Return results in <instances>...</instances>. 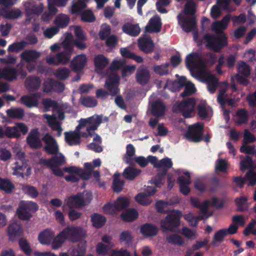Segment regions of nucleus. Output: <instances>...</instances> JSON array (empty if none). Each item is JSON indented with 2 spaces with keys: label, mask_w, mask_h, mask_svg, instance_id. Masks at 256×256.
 I'll return each instance as SVG.
<instances>
[{
  "label": "nucleus",
  "mask_w": 256,
  "mask_h": 256,
  "mask_svg": "<svg viewBox=\"0 0 256 256\" xmlns=\"http://www.w3.org/2000/svg\"><path fill=\"white\" fill-rule=\"evenodd\" d=\"M26 44V42L24 40L15 42L8 46V51L10 52H18L24 48Z\"/></svg>",
  "instance_id": "8fccbe9b"
},
{
  "label": "nucleus",
  "mask_w": 256,
  "mask_h": 256,
  "mask_svg": "<svg viewBox=\"0 0 256 256\" xmlns=\"http://www.w3.org/2000/svg\"><path fill=\"white\" fill-rule=\"evenodd\" d=\"M4 127L5 137L8 138H18L21 136V134L16 126H4Z\"/></svg>",
  "instance_id": "4c0bfd02"
},
{
  "label": "nucleus",
  "mask_w": 256,
  "mask_h": 256,
  "mask_svg": "<svg viewBox=\"0 0 256 256\" xmlns=\"http://www.w3.org/2000/svg\"><path fill=\"white\" fill-rule=\"evenodd\" d=\"M203 133V126L198 124H194L188 127L186 137L189 141L198 142L202 140Z\"/></svg>",
  "instance_id": "6e6552de"
},
{
  "label": "nucleus",
  "mask_w": 256,
  "mask_h": 256,
  "mask_svg": "<svg viewBox=\"0 0 256 256\" xmlns=\"http://www.w3.org/2000/svg\"><path fill=\"white\" fill-rule=\"evenodd\" d=\"M156 192V189L154 187L148 186L143 192L138 193L136 196V200L142 205L148 206L151 202L148 197L153 196Z\"/></svg>",
  "instance_id": "4468645a"
},
{
  "label": "nucleus",
  "mask_w": 256,
  "mask_h": 256,
  "mask_svg": "<svg viewBox=\"0 0 256 256\" xmlns=\"http://www.w3.org/2000/svg\"><path fill=\"white\" fill-rule=\"evenodd\" d=\"M170 65V64L168 62H166L164 64L155 66L154 70L156 74L160 76H166L169 73L168 67Z\"/></svg>",
  "instance_id": "6e6d98bb"
},
{
  "label": "nucleus",
  "mask_w": 256,
  "mask_h": 256,
  "mask_svg": "<svg viewBox=\"0 0 256 256\" xmlns=\"http://www.w3.org/2000/svg\"><path fill=\"white\" fill-rule=\"evenodd\" d=\"M177 18L182 28L186 32H190L196 27V22L194 16L178 14Z\"/></svg>",
  "instance_id": "1a4fd4ad"
},
{
  "label": "nucleus",
  "mask_w": 256,
  "mask_h": 256,
  "mask_svg": "<svg viewBox=\"0 0 256 256\" xmlns=\"http://www.w3.org/2000/svg\"><path fill=\"white\" fill-rule=\"evenodd\" d=\"M22 14L21 10L18 9L6 10L4 12L3 17L6 19L15 20L18 18Z\"/></svg>",
  "instance_id": "5fc2aeb1"
},
{
  "label": "nucleus",
  "mask_w": 256,
  "mask_h": 256,
  "mask_svg": "<svg viewBox=\"0 0 256 256\" xmlns=\"http://www.w3.org/2000/svg\"><path fill=\"white\" fill-rule=\"evenodd\" d=\"M132 238L131 232L124 230L120 233L119 240L120 242H124L126 244L129 245L132 243Z\"/></svg>",
  "instance_id": "13d9d810"
},
{
  "label": "nucleus",
  "mask_w": 256,
  "mask_h": 256,
  "mask_svg": "<svg viewBox=\"0 0 256 256\" xmlns=\"http://www.w3.org/2000/svg\"><path fill=\"white\" fill-rule=\"evenodd\" d=\"M38 206L36 202L31 201H22L16 210L18 218L22 220H30L32 216V213L37 211Z\"/></svg>",
  "instance_id": "423d86ee"
},
{
  "label": "nucleus",
  "mask_w": 256,
  "mask_h": 256,
  "mask_svg": "<svg viewBox=\"0 0 256 256\" xmlns=\"http://www.w3.org/2000/svg\"><path fill=\"white\" fill-rule=\"evenodd\" d=\"M80 102L82 106L86 108H94L98 104L96 100L90 96H81Z\"/></svg>",
  "instance_id": "49530a36"
},
{
  "label": "nucleus",
  "mask_w": 256,
  "mask_h": 256,
  "mask_svg": "<svg viewBox=\"0 0 256 256\" xmlns=\"http://www.w3.org/2000/svg\"><path fill=\"white\" fill-rule=\"evenodd\" d=\"M204 38L206 42V46L216 52H220L228 44V38L224 33L219 35L206 34Z\"/></svg>",
  "instance_id": "f03ea898"
},
{
  "label": "nucleus",
  "mask_w": 256,
  "mask_h": 256,
  "mask_svg": "<svg viewBox=\"0 0 256 256\" xmlns=\"http://www.w3.org/2000/svg\"><path fill=\"white\" fill-rule=\"evenodd\" d=\"M120 175L119 172H116L114 175L112 188L114 191L116 192H120L122 190L124 184V181L120 179Z\"/></svg>",
  "instance_id": "a19ab883"
},
{
  "label": "nucleus",
  "mask_w": 256,
  "mask_h": 256,
  "mask_svg": "<svg viewBox=\"0 0 256 256\" xmlns=\"http://www.w3.org/2000/svg\"><path fill=\"white\" fill-rule=\"evenodd\" d=\"M65 140L70 146L78 145L80 143V136L76 132H65Z\"/></svg>",
  "instance_id": "473e14b6"
},
{
  "label": "nucleus",
  "mask_w": 256,
  "mask_h": 256,
  "mask_svg": "<svg viewBox=\"0 0 256 256\" xmlns=\"http://www.w3.org/2000/svg\"><path fill=\"white\" fill-rule=\"evenodd\" d=\"M238 69V72L244 76H248L250 74V67L243 61L239 62Z\"/></svg>",
  "instance_id": "338daca9"
},
{
  "label": "nucleus",
  "mask_w": 256,
  "mask_h": 256,
  "mask_svg": "<svg viewBox=\"0 0 256 256\" xmlns=\"http://www.w3.org/2000/svg\"><path fill=\"white\" fill-rule=\"evenodd\" d=\"M67 240L64 234H62L60 232L56 237L54 236L52 242V249L57 250L62 246V244Z\"/></svg>",
  "instance_id": "ea45409f"
},
{
  "label": "nucleus",
  "mask_w": 256,
  "mask_h": 256,
  "mask_svg": "<svg viewBox=\"0 0 256 256\" xmlns=\"http://www.w3.org/2000/svg\"><path fill=\"white\" fill-rule=\"evenodd\" d=\"M138 216L137 210L134 208H129L120 214L122 220L124 222H132L135 220Z\"/></svg>",
  "instance_id": "c756f323"
},
{
  "label": "nucleus",
  "mask_w": 256,
  "mask_h": 256,
  "mask_svg": "<svg viewBox=\"0 0 256 256\" xmlns=\"http://www.w3.org/2000/svg\"><path fill=\"white\" fill-rule=\"evenodd\" d=\"M86 7V4L84 2L78 1L72 6L71 13L72 14H80L83 12L82 10Z\"/></svg>",
  "instance_id": "052dcab7"
},
{
  "label": "nucleus",
  "mask_w": 256,
  "mask_h": 256,
  "mask_svg": "<svg viewBox=\"0 0 256 256\" xmlns=\"http://www.w3.org/2000/svg\"><path fill=\"white\" fill-rule=\"evenodd\" d=\"M7 232L9 240L14 242L22 236L24 230L20 224L17 222H12L8 226Z\"/></svg>",
  "instance_id": "2eb2a0df"
},
{
  "label": "nucleus",
  "mask_w": 256,
  "mask_h": 256,
  "mask_svg": "<svg viewBox=\"0 0 256 256\" xmlns=\"http://www.w3.org/2000/svg\"><path fill=\"white\" fill-rule=\"evenodd\" d=\"M111 32L110 26L108 24H104L101 26L98 33V36L101 40H105L109 36Z\"/></svg>",
  "instance_id": "69168bd1"
},
{
  "label": "nucleus",
  "mask_w": 256,
  "mask_h": 256,
  "mask_svg": "<svg viewBox=\"0 0 256 256\" xmlns=\"http://www.w3.org/2000/svg\"><path fill=\"white\" fill-rule=\"evenodd\" d=\"M1 78L8 81H12L16 78L18 70L14 68L6 66L0 70Z\"/></svg>",
  "instance_id": "bb28decb"
},
{
  "label": "nucleus",
  "mask_w": 256,
  "mask_h": 256,
  "mask_svg": "<svg viewBox=\"0 0 256 256\" xmlns=\"http://www.w3.org/2000/svg\"><path fill=\"white\" fill-rule=\"evenodd\" d=\"M44 118L47 120L48 124L52 130L56 131L62 128L61 123L57 120L56 116L45 114Z\"/></svg>",
  "instance_id": "a18cd8bd"
},
{
  "label": "nucleus",
  "mask_w": 256,
  "mask_h": 256,
  "mask_svg": "<svg viewBox=\"0 0 256 256\" xmlns=\"http://www.w3.org/2000/svg\"><path fill=\"white\" fill-rule=\"evenodd\" d=\"M140 50L146 54H150L153 52L154 44L150 36L140 38L138 42Z\"/></svg>",
  "instance_id": "6ab92c4d"
},
{
  "label": "nucleus",
  "mask_w": 256,
  "mask_h": 256,
  "mask_svg": "<svg viewBox=\"0 0 256 256\" xmlns=\"http://www.w3.org/2000/svg\"><path fill=\"white\" fill-rule=\"evenodd\" d=\"M64 156L62 154L60 156H54L50 159H41L40 164L48 167L60 166L65 164Z\"/></svg>",
  "instance_id": "a211bd4d"
},
{
  "label": "nucleus",
  "mask_w": 256,
  "mask_h": 256,
  "mask_svg": "<svg viewBox=\"0 0 256 256\" xmlns=\"http://www.w3.org/2000/svg\"><path fill=\"white\" fill-rule=\"evenodd\" d=\"M70 20V18L68 16L61 14L56 16L54 20V24L58 28H63L68 26Z\"/></svg>",
  "instance_id": "c9c22d12"
},
{
  "label": "nucleus",
  "mask_w": 256,
  "mask_h": 256,
  "mask_svg": "<svg viewBox=\"0 0 256 256\" xmlns=\"http://www.w3.org/2000/svg\"><path fill=\"white\" fill-rule=\"evenodd\" d=\"M89 130H96L102 122V116L95 114L88 118Z\"/></svg>",
  "instance_id": "37998d69"
},
{
  "label": "nucleus",
  "mask_w": 256,
  "mask_h": 256,
  "mask_svg": "<svg viewBox=\"0 0 256 256\" xmlns=\"http://www.w3.org/2000/svg\"><path fill=\"white\" fill-rule=\"evenodd\" d=\"M166 111V106L160 101L154 102L152 105V114L156 117L162 116Z\"/></svg>",
  "instance_id": "f704fd0d"
},
{
  "label": "nucleus",
  "mask_w": 256,
  "mask_h": 256,
  "mask_svg": "<svg viewBox=\"0 0 256 256\" xmlns=\"http://www.w3.org/2000/svg\"><path fill=\"white\" fill-rule=\"evenodd\" d=\"M158 229L156 226L151 223H146L140 226V232L145 238L154 236L157 235Z\"/></svg>",
  "instance_id": "4be33fe9"
},
{
  "label": "nucleus",
  "mask_w": 256,
  "mask_h": 256,
  "mask_svg": "<svg viewBox=\"0 0 256 256\" xmlns=\"http://www.w3.org/2000/svg\"><path fill=\"white\" fill-rule=\"evenodd\" d=\"M227 233L224 228L220 229L215 232L212 242V244L214 246H217L218 242H223L225 236H227Z\"/></svg>",
  "instance_id": "09e8293b"
},
{
  "label": "nucleus",
  "mask_w": 256,
  "mask_h": 256,
  "mask_svg": "<svg viewBox=\"0 0 256 256\" xmlns=\"http://www.w3.org/2000/svg\"><path fill=\"white\" fill-rule=\"evenodd\" d=\"M67 240L72 242H84V239L86 236V231L80 226H68L62 230Z\"/></svg>",
  "instance_id": "0eeeda50"
},
{
  "label": "nucleus",
  "mask_w": 256,
  "mask_h": 256,
  "mask_svg": "<svg viewBox=\"0 0 256 256\" xmlns=\"http://www.w3.org/2000/svg\"><path fill=\"white\" fill-rule=\"evenodd\" d=\"M70 74L69 68L64 67L56 69L54 72V75L56 78L61 80H64L67 79Z\"/></svg>",
  "instance_id": "de8ad7c7"
},
{
  "label": "nucleus",
  "mask_w": 256,
  "mask_h": 256,
  "mask_svg": "<svg viewBox=\"0 0 256 256\" xmlns=\"http://www.w3.org/2000/svg\"><path fill=\"white\" fill-rule=\"evenodd\" d=\"M182 212L178 210H173L168 213L164 220L160 222V224L163 232L169 230L173 232L174 228L180 226V220Z\"/></svg>",
  "instance_id": "39448f33"
},
{
  "label": "nucleus",
  "mask_w": 256,
  "mask_h": 256,
  "mask_svg": "<svg viewBox=\"0 0 256 256\" xmlns=\"http://www.w3.org/2000/svg\"><path fill=\"white\" fill-rule=\"evenodd\" d=\"M40 56V53L34 50H26L20 54L22 59L26 63L36 62Z\"/></svg>",
  "instance_id": "5701e85b"
},
{
  "label": "nucleus",
  "mask_w": 256,
  "mask_h": 256,
  "mask_svg": "<svg viewBox=\"0 0 256 256\" xmlns=\"http://www.w3.org/2000/svg\"><path fill=\"white\" fill-rule=\"evenodd\" d=\"M141 170L132 167L128 166L126 168L123 172L124 177L130 180H134L140 172Z\"/></svg>",
  "instance_id": "72a5a7b5"
},
{
  "label": "nucleus",
  "mask_w": 256,
  "mask_h": 256,
  "mask_svg": "<svg viewBox=\"0 0 256 256\" xmlns=\"http://www.w3.org/2000/svg\"><path fill=\"white\" fill-rule=\"evenodd\" d=\"M253 162L251 157L246 156V158L240 162V170L244 172L248 169L252 170Z\"/></svg>",
  "instance_id": "bf43d9fd"
},
{
  "label": "nucleus",
  "mask_w": 256,
  "mask_h": 256,
  "mask_svg": "<svg viewBox=\"0 0 256 256\" xmlns=\"http://www.w3.org/2000/svg\"><path fill=\"white\" fill-rule=\"evenodd\" d=\"M208 58L214 60L216 55L212 52H206L204 56H200L198 52H192L188 54L186 58V66L191 72L192 76H196L194 73V70H196V74L200 75L204 73V69L208 62Z\"/></svg>",
  "instance_id": "f257e3e1"
},
{
  "label": "nucleus",
  "mask_w": 256,
  "mask_h": 256,
  "mask_svg": "<svg viewBox=\"0 0 256 256\" xmlns=\"http://www.w3.org/2000/svg\"><path fill=\"white\" fill-rule=\"evenodd\" d=\"M41 82L40 78L37 76L28 77L26 80L25 86L30 92H34L40 88Z\"/></svg>",
  "instance_id": "b1692460"
},
{
  "label": "nucleus",
  "mask_w": 256,
  "mask_h": 256,
  "mask_svg": "<svg viewBox=\"0 0 256 256\" xmlns=\"http://www.w3.org/2000/svg\"><path fill=\"white\" fill-rule=\"evenodd\" d=\"M92 198V192L84 190L68 198L66 204L69 208H80L88 204Z\"/></svg>",
  "instance_id": "7ed1b4c3"
},
{
  "label": "nucleus",
  "mask_w": 256,
  "mask_h": 256,
  "mask_svg": "<svg viewBox=\"0 0 256 256\" xmlns=\"http://www.w3.org/2000/svg\"><path fill=\"white\" fill-rule=\"evenodd\" d=\"M196 104L194 98H188L182 100L179 103L175 104L172 107V111L174 114H181L186 118L192 116Z\"/></svg>",
  "instance_id": "20e7f679"
},
{
  "label": "nucleus",
  "mask_w": 256,
  "mask_h": 256,
  "mask_svg": "<svg viewBox=\"0 0 256 256\" xmlns=\"http://www.w3.org/2000/svg\"><path fill=\"white\" fill-rule=\"evenodd\" d=\"M247 201L248 198L243 196L236 198L235 202L238 206V212H244L247 210L248 206H246Z\"/></svg>",
  "instance_id": "680f3d73"
},
{
  "label": "nucleus",
  "mask_w": 256,
  "mask_h": 256,
  "mask_svg": "<svg viewBox=\"0 0 256 256\" xmlns=\"http://www.w3.org/2000/svg\"><path fill=\"white\" fill-rule=\"evenodd\" d=\"M87 62V58L84 54H79L76 56L70 63V66L75 72L82 70Z\"/></svg>",
  "instance_id": "412c9836"
},
{
  "label": "nucleus",
  "mask_w": 256,
  "mask_h": 256,
  "mask_svg": "<svg viewBox=\"0 0 256 256\" xmlns=\"http://www.w3.org/2000/svg\"><path fill=\"white\" fill-rule=\"evenodd\" d=\"M94 64L96 70L100 73L107 66L109 60L102 54H98L94 58Z\"/></svg>",
  "instance_id": "393cba45"
},
{
  "label": "nucleus",
  "mask_w": 256,
  "mask_h": 256,
  "mask_svg": "<svg viewBox=\"0 0 256 256\" xmlns=\"http://www.w3.org/2000/svg\"><path fill=\"white\" fill-rule=\"evenodd\" d=\"M116 210L120 211L129 206L128 199L124 197H118L114 202Z\"/></svg>",
  "instance_id": "603ef678"
},
{
  "label": "nucleus",
  "mask_w": 256,
  "mask_h": 256,
  "mask_svg": "<svg viewBox=\"0 0 256 256\" xmlns=\"http://www.w3.org/2000/svg\"><path fill=\"white\" fill-rule=\"evenodd\" d=\"M94 168L91 163L86 162L84 164V169L80 168L79 173V178H80L83 180H88L92 173Z\"/></svg>",
  "instance_id": "2f4dec72"
},
{
  "label": "nucleus",
  "mask_w": 256,
  "mask_h": 256,
  "mask_svg": "<svg viewBox=\"0 0 256 256\" xmlns=\"http://www.w3.org/2000/svg\"><path fill=\"white\" fill-rule=\"evenodd\" d=\"M122 29L124 33L132 36H138L140 32L138 24H132L128 22L125 23Z\"/></svg>",
  "instance_id": "a878e982"
},
{
  "label": "nucleus",
  "mask_w": 256,
  "mask_h": 256,
  "mask_svg": "<svg viewBox=\"0 0 256 256\" xmlns=\"http://www.w3.org/2000/svg\"><path fill=\"white\" fill-rule=\"evenodd\" d=\"M81 20L82 22H92L96 20V18L91 10H86L81 14Z\"/></svg>",
  "instance_id": "0e129e2a"
},
{
  "label": "nucleus",
  "mask_w": 256,
  "mask_h": 256,
  "mask_svg": "<svg viewBox=\"0 0 256 256\" xmlns=\"http://www.w3.org/2000/svg\"><path fill=\"white\" fill-rule=\"evenodd\" d=\"M162 22L161 18L158 15H155L150 18L145 27L146 32L150 34L158 33L161 30Z\"/></svg>",
  "instance_id": "dca6fc26"
},
{
  "label": "nucleus",
  "mask_w": 256,
  "mask_h": 256,
  "mask_svg": "<svg viewBox=\"0 0 256 256\" xmlns=\"http://www.w3.org/2000/svg\"><path fill=\"white\" fill-rule=\"evenodd\" d=\"M18 244L20 249L28 256H30L32 252V250L30 247L28 240L24 238L19 240Z\"/></svg>",
  "instance_id": "4d7b16f0"
},
{
  "label": "nucleus",
  "mask_w": 256,
  "mask_h": 256,
  "mask_svg": "<svg viewBox=\"0 0 256 256\" xmlns=\"http://www.w3.org/2000/svg\"><path fill=\"white\" fill-rule=\"evenodd\" d=\"M44 142V150L48 154L56 155L59 151L56 140L49 134H46L42 138Z\"/></svg>",
  "instance_id": "9d476101"
},
{
  "label": "nucleus",
  "mask_w": 256,
  "mask_h": 256,
  "mask_svg": "<svg viewBox=\"0 0 256 256\" xmlns=\"http://www.w3.org/2000/svg\"><path fill=\"white\" fill-rule=\"evenodd\" d=\"M54 236V234L52 231L46 229L39 234L38 240L41 244L48 245L52 242Z\"/></svg>",
  "instance_id": "cd10ccee"
},
{
  "label": "nucleus",
  "mask_w": 256,
  "mask_h": 256,
  "mask_svg": "<svg viewBox=\"0 0 256 256\" xmlns=\"http://www.w3.org/2000/svg\"><path fill=\"white\" fill-rule=\"evenodd\" d=\"M166 242L174 245L182 246L184 243L183 238L178 234H170L166 237Z\"/></svg>",
  "instance_id": "864d4df0"
},
{
  "label": "nucleus",
  "mask_w": 256,
  "mask_h": 256,
  "mask_svg": "<svg viewBox=\"0 0 256 256\" xmlns=\"http://www.w3.org/2000/svg\"><path fill=\"white\" fill-rule=\"evenodd\" d=\"M20 102L28 108L36 106L38 104V101L34 97L27 95L22 96Z\"/></svg>",
  "instance_id": "c03bdc74"
},
{
  "label": "nucleus",
  "mask_w": 256,
  "mask_h": 256,
  "mask_svg": "<svg viewBox=\"0 0 256 256\" xmlns=\"http://www.w3.org/2000/svg\"><path fill=\"white\" fill-rule=\"evenodd\" d=\"M185 15L194 16L196 12V4L193 0H187L184 6Z\"/></svg>",
  "instance_id": "3c124183"
},
{
  "label": "nucleus",
  "mask_w": 256,
  "mask_h": 256,
  "mask_svg": "<svg viewBox=\"0 0 256 256\" xmlns=\"http://www.w3.org/2000/svg\"><path fill=\"white\" fill-rule=\"evenodd\" d=\"M40 136V132L38 128L32 129L26 138L27 144L32 148H41L42 144Z\"/></svg>",
  "instance_id": "ddd939ff"
},
{
  "label": "nucleus",
  "mask_w": 256,
  "mask_h": 256,
  "mask_svg": "<svg viewBox=\"0 0 256 256\" xmlns=\"http://www.w3.org/2000/svg\"><path fill=\"white\" fill-rule=\"evenodd\" d=\"M24 7L26 16L33 15L39 16L43 12L44 9L42 3L40 2L37 4L34 2L30 1L24 2Z\"/></svg>",
  "instance_id": "f8f14e48"
},
{
  "label": "nucleus",
  "mask_w": 256,
  "mask_h": 256,
  "mask_svg": "<svg viewBox=\"0 0 256 256\" xmlns=\"http://www.w3.org/2000/svg\"><path fill=\"white\" fill-rule=\"evenodd\" d=\"M150 75L149 70L144 66L138 68L136 78L138 83L141 85H145L150 80Z\"/></svg>",
  "instance_id": "aec40b11"
},
{
  "label": "nucleus",
  "mask_w": 256,
  "mask_h": 256,
  "mask_svg": "<svg viewBox=\"0 0 256 256\" xmlns=\"http://www.w3.org/2000/svg\"><path fill=\"white\" fill-rule=\"evenodd\" d=\"M119 84V76L116 74L112 75L106 79L104 88L109 92L110 95L116 96L120 92Z\"/></svg>",
  "instance_id": "9b49d317"
},
{
  "label": "nucleus",
  "mask_w": 256,
  "mask_h": 256,
  "mask_svg": "<svg viewBox=\"0 0 256 256\" xmlns=\"http://www.w3.org/2000/svg\"><path fill=\"white\" fill-rule=\"evenodd\" d=\"M7 116L12 119L22 120L24 116V111L22 108H11L6 110Z\"/></svg>",
  "instance_id": "7c9ffc66"
},
{
  "label": "nucleus",
  "mask_w": 256,
  "mask_h": 256,
  "mask_svg": "<svg viewBox=\"0 0 256 256\" xmlns=\"http://www.w3.org/2000/svg\"><path fill=\"white\" fill-rule=\"evenodd\" d=\"M245 178L248 182V186H254L256 184V172L250 170L246 174Z\"/></svg>",
  "instance_id": "774afa93"
},
{
  "label": "nucleus",
  "mask_w": 256,
  "mask_h": 256,
  "mask_svg": "<svg viewBox=\"0 0 256 256\" xmlns=\"http://www.w3.org/2000/svg\"><path fill=\"white\" fill-rule=\"evenodd\" d=\"M70 56L64 52H62L55 56L48 57L46 62L49 64L58 65L60 64H66L70 60Z\"/></svg>",
  "instance_id": "f3484780"
},
{
  "label": "nucleus",
  "mask_w": 256,
  "mask_h": 256,
  "mask_svg": "<svg viewBox=\"0 0 256 256\" xmlns=\"http://www.w3.org/2000/svg\"><path fill=\"white\" fill-rule=\"evenodd\" d=\"M222 186V184L218 178L214 177L211 179L207 190L210 192H215L218 190Z\"/></svg>",
  "instance_id": "e2e57ef3"
},
{
  "label": "nucleus",
  "mask_w": 256,
  "mask_h": 256,
  "mask_svg": "<svg viewBox=\"0 0 256 256\" xmlns=\"http://www.w3.org/2000/svg\"><path fill=\"white\" fill-rule=\"evenodd\" d=\"M15 186L8 178H0V190L4 192L6 194H10Z\"/></svg>",
  "instance_id": "e433bc0d"
},
{
  "label": "nucleus",
  "mask_w": 256,
  "mask_h": 256,
  "mask_svg": "<svg viewBox=\"0 0 256 256\" xmlns=\"http://www.w3.org/2000/svg\"><path fill=\"white\" fill-rule=\"evenodd\" d=\"M206 80L208 82V87L209 92L214 94L218 86V80L216 76L212 74H209L207 76Z\"/></svg>",
  "instance_id": "79ce46f5"
},
{
  "label": "nucleus",
  "mask_w": 256,
  "mask_h": 256,
  "mask_svg": "<svg viewBox=\"0 0 256 256\" xmlns=\"http://www.w3.org/2000/svg\"><path fill=\"white\" fill-rule=\"evenodd\" d=\"M86 247V241L80 242L76 246L72 247L70 254L71 256H85Z\"/></svg>",
  "instance_id": "c85d7f7f"
},
{
  "label": "nucleus",
  "mask_w": 256,
  "mask_h": 256,
  "mask_svg": "<svg viewBox=\"0 0 256 256\" xmlns=\"http://www.w3.org/2000/svg\"><path fill=\"white\" fill-rule=\"evenodd\" d=\"M91 220L93 226L96 228H100L104 226L106 220L104 216L96 213H94L92 216Z\"/></svg>",
  "instance_id": "58836bf2"
}]
</instances>
